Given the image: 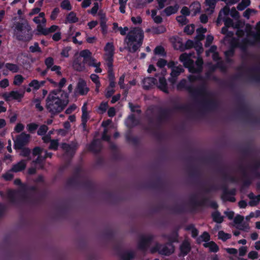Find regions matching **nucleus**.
<instances>
[{
	"label": "nucleus",
	"instance_id": "54",
	"mask_svg": "<svg viewBox=\"0 0 260 260\" xmlns=\"http://www.w3.org/2000/svg\"><path fill=\"white\" fill-rule=\"evenodd\" d=\"M59 145L58 140H52L50 142V144L49 149L52 150H57Z\"/></svg>",
	"mask_w": 260,
	"mask_h": 260
},
{
	"label": "nucleus",
	"instance_id": "48",
	"mask_svg": "<svg viewBox=\"0 0 260 260\" xmlns=\"http://www.w3.org/2000/svg\"><path fill=\"white\" fill-rule=\"evenodd\" d=\"M8 207L7 205L0 203V218L3 217L7 211Z\"/></svg>",
	"mask_w": 260,
	"mask_h": 260
},
{
	"label": "nucleus",
	"instance_id": "62",
	"mask_svg": "<svg viewBox=\"0 0 260 260\" xmlns=\"http://www.w3.org/2000/svg\"><path fill=\"white\" fill-rule=\"evenodd\" d=\"M10 170L9 172L6 173L5 174H4L3 175V178L6 180H7V181L12 180L14 177V175L13 174V173Z\"/></svg>",
	"mask_w": 260,
	"mask_h": 260
},
{
	"label": "nucleus",
	"instance_id": "40",
	"mask_svg": "<svg viewBox=\"0 0 260 260\" xmlns=\"http://www.w3.org/2000/svg\"><path fill=\"white\" fill-rule=\"evenodd\" d=\"M78 56L80 57L85 61L91 56V52L87 49L83 50L80 51L79 55Z\"/></svg>",
	"mask_w": 260,
	"mask_h": 260
},
{
	"label": "nucleus",
	"instance_id": "8",
	"mask_svg": "<svg viewBox=\"0 0 260 260\" xmlns=\"http://www.w3.org/2000/svg\"><path fill=\"white\" fill-rule=\"evenodd\" d=\"M250 28L247 27V38L246 40L245 44H253L260 40V22L256 25V32L254 33L250 30Z\"/></svg>",
	"mask_w": 260,
	"mask_h": 260
},
{
	"label": "nucleus",
	"instance_id": "22",
	"mask_svg": "<svg viewBox=\"0 0 260 260\" xmlns=\"http://www.w3.org/2000/svg\"><path fill=\"white\" fill-rule=\"evenodd\" d=\"M26 160L24 159L21 160L20 161L12 166L11 171L15 173L21 172L26 168Z\"/></svg>",
	"mask_w": 260,
	"mask_h": 260
},
{
	"label": "nucleus",
	"instance_id": "21",
	"mask_svg": "<svg viewBox=\"0 0 260 260\" xmlns=\"http://www.w3.org/2000/svg\"><path fill=\"white\" fill-rule=\"evenodd\" d=\"M175 251L174 245L169 246L167 243L165 245H162L159 251V254L169 256L173 254Z\"/></svg>",
	"mask_w": 260,
	"mask_h": 260
},
{
	"label": "nucleus",
	"instance_id": "4",
	"mask_svg": "<svg viewBox=\"0 0 260 260\" xmlns=\"http://www.w3.org/2000/svg\"><path fill=\"white\" fill-rule=\"evenodd\" d=\"M176 88L178 90L186 89L190 94L194 96L204 97L207 94V91L204 84L195 88L189 85L185 79L181 80L177 85Z\"/></svg>",
	"mask_w": 260,
	"mask_h": 260
},
{
	"label": "nucleus",
	"instance_id": "18",
	"mask_svg": "<svg viewBox=\"0 0 260 260\" xmlns=\"http://www.w3.org/2000/svg\"><path fill=\"white\" fill-rule=\"evenodd\" d=\"M8 201L16 206H20L23 201L27 200L30 196H7Z\"/></svg>",
	"mask_w": 260,
	"mask_h": 260
},
{
	"label": "nucleus",
	"instance_id": "43",
	"mask_svg": "<svg viewBox=\"0 0 260 260\" xmlns=\"http://www.w3.org/2000/svg\"><path fill=\"white\" fill-rule=\"evenodd\" d=\"M104 236L107 239L109 240H112L114 237V233L112 230H108L104 232Z\"/></svg>",
	"mask_w": 260,
	"mask_h": 260
},
{
	"label": "nucleus",
	"instance_id": "28",
	"mask_svg": "<svg viewBox=\"0 0 260 260\" xmlns=\"http://www.w3.org/2000/svg\"><path fill=\"white\" fill-rule=\"evenodd\" d=\"M58 28L57 25H52L48 29L45 28L43 26H39L38 27V31L43 35H46L50 32H53L56 31Z\"/></svg>",
	"mask_w": 260,
	"mask_h": 260
},
{
	"label": "nucleus",
	"instance_id": "23",
	"mask_svg": "<svg viewBox=\"0 0 260 260\" xmlns=\"http://www.w3.org/2000/svg\"><path fill=\"white\" fill-rule=\"evenodd\" d=\"M82 115L81 117L82 119V125L85 128L86 127V122L89 119V115L87 111V103H85L82 107Z\"/></svg>",
	"mask_w": 260,
	"mask_h": 260
},
{
	"label": "nucleus",
	"instance_id": "39",
	"mask_svg": "<svg viewBox=\"0 0 260 260\" xmlns=\"http://www.w3.org/2000/svg\"><path fill=\"white\" fill-rule=\"evenodd\" d=\"M250 198L248 204L251 207L256 206L260 202V196H248Z\"/></svg>",
	"mask_w": 260,
	"mask_h": 260
},
{
	"label": "nucleus",
	"instance_id": "46",
	"mask_svg": "<svg viewBox=\"0 0 260 260\" xmlns=\"http://www.w3.org/2000/svg\"><path fill=\"white\" fill-rule=\"evenodd\" d=\"M60 7L64 10H71L72 7L69 0L63 1L60 4Z\"/></svg>",
	"mask_w": 260,
	"mask_h": 260
},
{
	"label": "nucleus",
	"instance_id": "37",
	"mask_svg": "<svg viewBox=\"0 0 260 260\" xmlns=\"http://www.w3.org/2000/svg\"><path fill=\"white\" fill-rule=\"evenodd\" d=\"M5 67L8 70L13 73H17L19 70V67L16 64L6 63L5 64Z\"/></svg>",
	"mask_w": 260,
	"mask_h": 260
},
{
	"label": "nucleus",
	"instance_id": "30",
	"mask_svg": "<svg viewBox=\"0 0 260 260\" xmlns=\"http://www.w3.org/2000/svg\"><path fill=\"white\" fill-rule=\"evenodd\" d=\"M211 217L214 222L217 223H221L224 220V217L218 210L213 212L211 213Z\"/></svg>",
	"mask_w": 260,
	"mask_h": 260
},
{
	"label": "nucleus",
	"instance_id": "42",
	"mask_svg": "<svg viewBox=\"0 0 260 260\" xmlns=\"http://www.w3.org/2000/svg\"><path fill=\"white\" fill-rule=\"evenodd\" d=\"M218 236L219 239H221L224 242L231 238V234L225 233L223 231H220L218 232Z\"/></svg>",
	"mask_w": 260,
	"mask_h": 260
},
{
	"label": "nucleus",
	"instance_id": "45",
	"mask_svg": "<svg viewBox=\"0 0 260 260\" xmlns=\"http://www.w3.org/2000/svg\"><path fill=\"white\" fill-rule=\"evenodd\" d=\"M45 64L46 66L47 69H50L52 66H54V59L51 57H48L45 59Z\"/></svg>",
	"mask_w": 260,
	"mask_h": 260
},
{
	"label": "nucleus",
	"instance_id": "59",
	"mask_svg": "<svg viewBox=\"0 0 260 260\" xmlns=\"http://www.w3.org/2000/svg\"><path fill=\"white\" fill-rule=\"evenodd\" d=\"M154 53L155 54L165 55L164 48L161 46H157L154 49Z\"/></svg>",
	"mask_w": 260,
	"mask_h": 260
},
{
	"label": "nucleus",
	"instance_id": "63",
	"mask_svg": "<svg viewBox=\"0 0 260 260\" xmlns=\"http://www.w3.org/2000/svg\"><path fill=\"white\" fill-rule=\"evenodd\" d=\"M194 25H187L184 28V32H185L188 35L192 34L194 31Z\"/></svg>",
	"mask_w": 260,
	"mask_h": 260
},
{
	"label": "nucleus",
	"instance_id": "6",
	"mask_svg": "<svg viewBox=\"0 0 260 260\" xmlns=\"http://www.w3.org/2000/svg\"><path fill=\"white\" fill-rule=\"evenodd\" d=\"M190 204L192 209L191 211H197L199 207H210L214 209H217L218 207L217 203L215 201H211L206 198L207 196H203L200 200H198V196H190Z\"/></svg>",
	"mask_w": 260,
	"mask_h": 260
},
{
	"label": "nucleus",
	"instance_id": "19",
	"mask_svg": "<svg viewBox=\"0 0 260 260\" xmlns=\"http://www.w3.org/2000/svg\"><path fill=\"white\" fill-rule=\"evenodd\" d=\"M184 70L181 66H178L176 68H173L171 73V77L169 81L172 84L176 83L177 77L183 72Z\"/></svg>",
	"mask_w": 260,
	"mask_h": 260
},
{
	"label": "nucleus",
	"instance_id": "49",
	"mask_svg": "<svg viewBox=\"0 0 260 260\" xmlns=\"http://www.w3.org/2000/svg\"><path fill=\"white\" fill-rule=\"evenodd\" d=\"M106 20L105 18V15H102L101 16V26L102 27V29L103 32L104 34H106L107 32V26H106Z\"/></svg>",
	"mask_w": 260,
	"mask_h": 260
},
{
	"label": "nucleus",
	"instance_id": "17",
	"mask_svg": "<svg viewBox=\"0 0 260 260\" xmlns=\"http://www.w3.org/2000/svg\"><path fill=\"white\" fill-rule=\"evenodd\" d=\"M166 71L163 70L161 71V75L158 77V75L156 74L155 75L156 77L158 78L159 83L157 85L159 89H160L161 91L165 93H169L168 88L167 86V83L166 82V80L165 78V75L166 74Z\"/></svg>",
	"mask_w": 260,
	"mask_h": 260
},
{
	"label": "nucleus",
	"instance_id": "33",
	"mask_svg": "<svg viewBox=\"0 0 260 260\" xmlns=\"http://www.w3.org/2000/svg\"><path fill=\"white\" fill-rule=\"evenodd\" d=\"M210 240V235L207 232H204L201 236L197 238L196 242L198 244H200L202 242L204 241L206 243Z\"/></svg>",
	"mask_w": 260,
	"mask_h": 260
},
{
	"label": "nucleus",
	"instance_id": "56",
	"mask_svg": "<svg viewBox=\"0 0 260 260\" xmlns=\"http://www.w3.org/2000/svg\"><path fill=\"white\" fill-rule=\"evenodd\" d=\"M29 50L31 52H41V49L39 46V44L38 43H35L34 45L29 47Z\"/></svg>",
	"mask_w": 260,
	"mask_h": 260
},
{
	"label": "nucleus",
	"instance_id": "52",
	"mask_svg": "<svg viewBox=\"0 0 260 260\" xmlns=\"http://www.w3.org/2000/svg\"><path fill=\"white\" fill-rule=\"evenodd\" d=\"M108 107V103L107 102H102L99 107V112L101 114L104 113L107 110Z\"/></svg>",
	"mask_w": 260,
	"mask_h": 260
},
{
	"label": "nucleus",
	"instance_id": "47",
	"mask_svg": "<svg viewBox=\"0 0 260 260\" xmlns=\"http://www.w3.org/2000/svg\"><path fill=\"white\" fill-rule=\"evenodd\" d=\"M20 152L19 155L22 157H28L30 154V149L28 148H22Z\"/></svg>",
	"mask_w": 260,
	"mask_h": 260
},
{
	"label": "nucleus",
	"instance_id": "5",
	"mask_svg": "<svg viewBox=\"0 0 260 260\" xmlns=\"http://www.w3.org/2000/svg\"><path fill=\"white\" fill-rule=\"evenodd\" d=\"M15 25L14 35L17 39L23 41H28L31 39V28L27 23L17 22Z\"/></svg>",
	"mask_w": 260,
	"mask_h": 260
},
{
	"label": "nucleus",
	"instance_id": "15",
	"mask_svg": "<svg viewBox=\"0 0 260 260\" xmlns=\"http://www.w3.org/2000/svg\"><path fill=\"white\" fill-rule=\"evenodd\" d=\"M85 61L83 59L77 56H75L72 63L73 69L78 72H82L85 70Z\"/></svg>",
	"mask_w": 260,
	"mask_h": 260
},
{
	"label": "nucleus",
	"instance_id": "60",
	"mask_svg": "<svg viewBox=\"0 0 260 260\" xmlns=\"http://www.w3.org/2000/svg\"><path fill=\"white\" fill-rule=\"evenodd\" d=\"M44 160V157L42 156H38V157L32 161V164L35 165H39L41 168L43 167L42 162Z\"/></svg>",
	"mask_w": 260,
	"mask_h": 260
},
{
	"label": "nucleus",
	"instance_id": "26",
	"mask_svg": "<svg viewBox=\"0 0 260 260\" xmlns=\"http://www.w3.org/2000/svg\"><path fill=\"white\" fill-rule=\"evenodd\" d=\"M104 50L106 52L105 58L113 57L114 51L113 44L112 43H107L104 48Z\"/></svg>",
	"mask_w": 260,
	"mask_h": 260
},
{
	"label": "nucleus",
	"instance_id": "64",
	"mask_svg": "<svg viewBox=\"0 0 260 260\" xmlns=\"http://www.w3.org/2000/svg\"><path fill=\"white\" fill-rule=\"evenodd\" d=\"M177 21L182 25H185L187 23V20L185 16H179L176 18Z\"/></svg>",
	"mask_w": 260,
	"mask_h": 260
},
{
	"label": "nucleus",
	"instance_id": "53",
	"mask_svg": "<svg viewBox=\"0 0 260 260\" xmlns=\"http://www.w3.org/2000/svg\"><path fill=\"white\" fill-rule=\"evenodd\" d=\"M128 0H119V4L120 5L119 10L121 13L125 12V8Z\"/></svg>",
	"mask_w": 260,
	"mask_h": 260
},
{
	"label": "nucleus",
	"instance_id": "29",
	"mask_svg": "<svg viewBox=\"0 0 260 260\" xmlns=\"http://www.w3.org/2000/svg\"><path fill=\"white\" fill-rule=\"evenodd\" d=\"M33 21L39 26H43L45 25L46 20L45 18V14L43 12L40 13L39 16L34 17Z\"/></svg>",
	"mask_w": 260,
	"mask_h": 260
},
{
	"label": "nucleus",
	"instance_id": "3",
	"mask_svg": "<svg viewBox=\"0 0 260 260\" xmlns=\"http://www.w3.org/2000/svg\"><path fill=\"white\" fill-rule=\"evenodd\" d=\"M191 55V53H183L180 56V60L183 63L185 67L188 68L190 72H200L202 69L203 60L202 58L198 57L196 63H194L193 61L190 59Z\"/></svg>",
	"mask_w": 260,
	"mask_h": 260
},
{
	"label": "nucleus",
	"instance_id": "2",
	"mask_svg": "<svg viewBox=\"0 0 260 260\" xmlns=\"http://www.w3.org/2000/svg\"><path fill=\"white\" fill-rule=\"evenodd\" d=\"M144 39V32L139 27H134L127 33L124 40L125 47L129 53L136 52L142 46Z\"/></svg>",
	"mask_w": 260,
	"mask_h": 260
},
{
	"label": "nucleus",
	"instance_id": "13",
	"mask_svg": "<svg viewBox=\"0 0 260 260\" xmlns=\"http://www.w3.org/2000/svg\"><path fill=\"white\" fill-rule=\"evenodd\" d=\"M188 205L190 207L189 209L187 208V205L185 204H176L171 207L170 210L172 212L176 214H182L188 212H194L195 211H191L192 207L190 202H189Z\"/></svg>",
	"mask_w": 260,
	"mask_h": 260
},
{
	"label": "nucleus",
	"instance_id": "9",
	"mask_svg": "<svg viewBox=\"0 0 260 260\" xmlns=\"http://www.w3.org/2000/svg\"><path fill=\"white\" fill-rule=\"evenodd\" d=\"M30 139V135L24 133H22L17 136L14 141V148L15 149H21L24 145L27 144Z\"/></svg>",
	"mask_w": 260,
	"mask_h": 260
},
{
	"label": "nucleus",
	"instance_id": "7",
	"mask_svg": "<svg viewBox=\"0 0 260 260\" xmlns=\"http://www.w3.org/2000/svg\"><path fill=\"white\" fill-rule=\"evenodd\" d=\"M154 239V236L151 234L141 235L137 244L138 249L143 251H147Z\"/></svg>",
	"mask_w": 260,
	"mask_h": 260
},
{
	"label": "nucleus",
	"instance_id": "20",
	"mask_svg": "<svg viewBox=\"0 0 260 260\" xmlns=\"http://www.w3.org/2000/svg\"><path fill=\"white\" fill-rule=\"evenodd\" d=\"M86 64H87L89 67H92L95 68V72L97 73H100L102 72V69L100 68L101 62L100 61H98L94 58H93L92 56L88 58L85 61Z\"/></svg>",
	"mask_w": 260,
	"mask_h": 260
},
{
	"label": "nucleus",
	"instance_id": "1",
	"mask_svg": "<svg viewBox=\"0 0 260 260\" xmlns=\"http://www.w3.org/2000/svg\"><path fill=\"white\" fill-rule=\"evenodd\" d=\"M69 102V95L65 91L52 90L46 98V108L52 117L61 112Z\"/></svg>",
	"mask_w": 260,
	"mask_h": 260
},
{
	"label": "nucleus",
	"instance_id": "36",
	"mask_svg": "<svg viewBox=\"0 0 260 260\" xmlns=\"http://www.w3.org/2000/svg\"><path fill=\"white\" fill-rule=\"evenodd\" d=\"M217 2V0H206V5L208 7L206 8V11L213 13Z\"/></svg>",
	"mask_w": 260,
	"mask_h": 260
},
{
	"label": "nucleus",
	"instance_id": "27",
	"mask_svg": "<svg viewBox=\"0 0 260 260\" xmlns=\"http://www.w3.org/2000/svg\"><path fill=\"white\" fill-rule=\"evenodd\" d=\"M179 9V6L178 5H175V6H171L165 8L164 11L161 12V14L162 13H165L167 16H169L172 14H175L177 13Z\"/></svg>",
	"mask_w": 260,
	"mask_h": 260
},
{
	"label": "nucleus",
	"instance_id": "31",
	"mask_svg": "<svg viewBox=\"0 0 260 260\" xmlns=\"http://www.w3.org/2000/svg\"><path fill=\"white\" fill-rule=\"evenodd\" d=\"M204 247L209 248L211 252H217L219 251L218 246L213 241L203 244Z\"/></svg>",
	"mask_w": 260,
	"mask_h": 260
},
{
	"label": "nucleus",
	"instance_id": "16",
	"mask_svg": "<svg viewBox=\"0 0 260 260\" xmlns=\"http://www.w3.org/2000/svg\"><path fill=\"white\" fill-rule=\"evenodd\" d=\"M191 249L190 242L186 239L184 240L179 246V256H185L187 255Z\"/></svg>",
	"mask_w": 260,
	"mask_h": 260
},
{
	"label": "nucleus",
	"instance_id": "58",
	"mask_svg": "<svg viewBox=\"0 0 260 260\" xmlns=\"http://www.w3.org/2000/svg\"><path fill=\"white\" fill-rule=\"evenodd\" d=\"M38 127V125L35 123H31L27 125V128L28 132H34Z\"/></svg>",
	"mask_w": 260,
	"mask_h": 260
},
{
	"label": "nucleus",
	"instance_id": "10",
	"mask_svg": "<svg viewBox=\"0 0 260 260\" xmlns=\"http://www.w3.org/2000/svg\"><path fill=\"white\" fill-rule=\"evenodd\" d=\"M179 228H176L173 230L170 234H163L162 237L167 239V244L169 246L174 245V243L178 242Z\"/></svg>",
	"mask_w": 260,
	"mask_h": 260
},
{
	"label": "nucleus",
	"instance_id": "32",
	"mask_svg": "<svg viewBox=\"0 0 260 260\" xmlns=\"http://www.w3.org/2000/svg\"><path fill=\"white\" fill-rule=\"evenodd\" d=\"M102 148L101 142L99 140H94L90 146V150L94 153L99 152Z\"/></svg>",
	"mask_w": 260,
	"mask_h": 260
},
{
	"label": "nucleus",
	"instance_id": "24",
	"mask_svg": "<svg viewBox=\"0 0 260 260\" xmlns=\"http://www.w3.org/2000/svg\"><path fill=\"white\" fill-rule=\"evenodd\" d=\"M156 82V79L153 77H147L143 79V84L144 88L148 89L153 86Z\"/></svg>",
	"mask_w": 260,
	"mask_h": 260
},
{
	"label": "nucleus",
	"instance_id": "41",
	"mask_svg": "<svg viewBox=\"0 0 260 260\" xmlns=\"http://www.w3.org/2000/svg\"><path fill=\"white\" fill-rule=\"evenodd\" d=\"M250 4V0H242L241 2L238 4L237 9L239 11H242Z\"/></svg>",
	"mask_w": 260,
	"mask_h": 260
},
{
	"label": "nucleus",
	"instance_id": "61",
	"mask_svg": "<svg viewBox=\"0 0 260 260\" xmlns=\"http://www.w3.org/2000/svg\"><path fill=\"white\" fill-rule=\"evenodd\" d=\"M167 0H156L157 3V9L158 10H161L166 6V3Z\"/></svg>",
	"mask_w": 260,
	"mask_h": 260
},
{
	"label": "nucleus",
	"instance_id": "50",
	"mask_svg": "<svg viewBox=\"0 0 260 260\" xmlns=\"http://www.w3.org/2000/svg\"><path fill=\"white\" fill-rule=\"evenodd\" d=\"M90 78L92 81L95 83L96 86L98 87H100L101 83L99 80V77L97 75L95 74H92L90 75Z\"/></svg>",
	"mask_w": 260,
	"mask_h": 260
},
{
	"label": "nucleus",
	"instance_id": "55",
	"mask_svg": "<svg viewBox=\"0 0 260 260\" xmlns=\"http://www.w3.org/2000/svg\"><path fill=\"white\" fill-rule=\"evenodd\" d=\"M48 130V127L47 125H42L39 127L37 132V133L39 135H44L45 134V133L47 132Z\"/></svg>",
	"mask_w": 260,
	"mask_h": 260
},
{
	"label": "nucleus",
	"instance_id": "38",
	"mask_svg": "<svg viewBox=\"0 0 260 260\" xmlns=\"http://www.w3.org/2000/svg\"><path fill=\"white\" fill-rule=\"evenodd\" d=\"M78 21V18L76 16V14L73 12H70L66 17V23H75Z\"/></svg>",
	"mask_w": 260,
	"mask_h": 260
},
{
	"label": "nucleus",
	"instance_id": "14",
	"mask_svg": "<svg viewBox=\"0 0 260 260\" xmlns=\"http://www.w3.org/2000/svg\"><path fill=\"white\" fill-rule=\"evenodd\" d=\"M89 90V89L87 86L86 81L83 79L80 78L76 87L75 93L84 95H86Z\"/></svg>",
	"mask_w": 260,
	"mask_h": 260
},
{
	"label": "nucleus",
	"instance_id": "11",
	"mask_svg": "<svg viewBox=\"0 0 260 260\" xmlns=\"http://www.w3.org/2000/svg\"><path fill=\"white\" fill-rule=\"evenodd\" d=\"M115 249L120 260H133L136 257V253L133 250L122 251L119 247Z\"/></svg>",
	"mask_w": 260,
	"mask_h": 260
},
{
	"label": "nucleus",
	"instance_id": "35",
	"mask_svg": "<svg viewBox=\"0 0 260 260\" xmlns=\"http://www.w3.org/2000/svg\"><path fill=\"white\" fill-rule=\"evenodd\" d=\"M68 213V208L65 205H61L57 210L58 215L62 218L66 217Z\"/></svg>",
	"mask_w": 260,
	"mask_h": 260
},
{
	"label": "nucleus",
	"instance_id": "44",
	"mask_svg": "<svg viewBox=\"0 0 260 260\" xmlns=\"http://www.w3.org/2000/svg\"><path fill=\"white\" fill-rule=\"evenodd\" d=\"M44 84V82H42L41 83L37 80H32L29 84L30 87H33L35 89H38L41 85Z\"/></svg>",
	"mask_w": 260,
	"mask_h": 260
},
{
	"label": "nucleus",
	"instance_id": "34",
	"mask_svg": "<svg viewBox=\"0 0 260 260\" xmlns=\"http://www.w3.org/2000/svg\"><path fill=\"white\" fill-rule=\"evenodd\" d=\"M61 148L65 151L67 155H72L75 152L74 147L67 143H62L61 145Z\"/></svg>",
	"mask_w": 260,
	"mask_h": 260
},
{
	"label": "nucleus",
	"instance_id": "57",
	"mask_svg": "<svg viewBox=\"0 0 260 260\" xmlns=\"http://www.w3.org/2000/svg\"><path fill=\"white\" fill-rule=\"evenodd\" d=\"M33 102L35 104L36 108L40 111H42L44 109L43 107L41 105V100L39 99H35L33 100Z\"/></svg>",
	"mask_w": 260,
	"mask_h": 260
},
{
	"label": "nucleus",
	"instance_id": "12",
	"mask_svg": "<svg viewBox=\"0 0 260 260\" xmlns=\"http://www.w3.org/2000/svg\"><path fill=\"white\" fill-rule=\"evenodd\" d=\"M24 92L13 90L10 92H5L3 94V97L6 101H10L12 100L20 101L24 96Z\"/></svg>",
	"mask_w": 260,
	"mask_h": 260
},
{
	"label": "nucleus",
	"instance_id": "51",
	"mask_svg": "<svg viewBox=\"0 0 260 260\" xmlns=\"http://www.w3.org/2000/svg\"><path fill=\"white\" fill-rule=\"evenodd\" d=\"M24 78L20 75H16L14 79L13 83L16 85H19L23 81Z\"/></svg>",
	"mask_w": 260,
	"mask_h": 260
},
{
	"label": "nucleus",
	"instance_id": "25",
	"mask_svg": "<svg viewBox=\"0 0 260 260\" xmlns=\"http://www.w3.org/2000/svg\"><path fill=\"white\" fill-rule=\"evenodd\" d=\"M230 9L228 7H224L219 12L217 19L216 20V23L217 25H219L224 19L229 14Z\"/></svg>",
	"mask_w": 260,
	"mask_h": 260
}]
</instances>
